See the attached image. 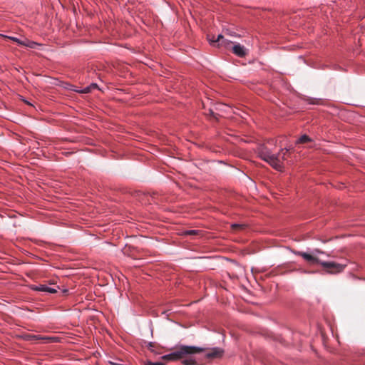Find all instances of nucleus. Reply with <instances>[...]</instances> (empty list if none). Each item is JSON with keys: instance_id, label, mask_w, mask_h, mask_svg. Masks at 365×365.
Segmentation results:
<instances>
[{"instance_id": "obj_4", "label": "nucleus", "mask_w": 365, "mask_h": 365, "mask_svg": "<svg viewBox=\"0 0 365 365\" xmlns=\"http://www.w3.org/2000/svg\"><path fill=\"white\" fill-rule=\"evenodd\" d=\"M296 255L302 257L310 264H320L322 262L318 257L304 252H295Z\"/></svg>"}, {"instance_id": "obj_6", "label": "nucleus", "mask_w": 365, "mask_h": 365, "mask_svg": "<svg viewBox=\"0 0 365 365\" xmlns=\"http://www.w3.org/2000/svg\"><path fill=\"white\" fill-rule=\"evenodd\" d=\"M223 350L220 348H213L212 349H210L207 354H206V357L207 359H218V358H221L223 355Z\"/></svg>"}, {"instance_id": "obj_15", "label": "nucleus", "mask_w": 365, "mask_h": 365, "mask_svg": "<svg viewBox=\"0 0 365 365\" xmlns=\"http://www.w3.org/2000/svg\"><path fill=\"white\" fill-rule=\"evenodd\" d=\"M245 225H241V224H232L231 225V227L233 230H242L245 227Z\"/></svg>"}, {"instance_id": "obj_11", "label": "nucleus", "mask_w": 365, "mask_h": 365, "mask_svg": "<svg viewBox=\"0 0 365 365\" xmlns=\"http://www.w3.org/2000/svg\"><path fill=\"white\" fill-rule=\"evenodd\" d=\"M182 364L184 365H197L196 361L191 358L184 359Z\"/></svg>"}, {"instance_id": "obj_3", "label": "nucleus", "mask_w": 365, "mask_h": 365, "mask_svg": "<svg viewBox=\"0 0 365 365\" xmlns=\"http://www.w3.org/2000/svg\"><path fill=\"white\" fill-rule=\"evenodd\" d=\"M324 270L329 274H335L343 272L346 267V264L336 263L334 262H320Z\"/></svg>"}, {"instance_id": "obj_9", "label": "nucleus", "mask_w": 365, "mask_h": 365, "mask_svg": "<svg viewBox=\"0 0 365 365\" xmlns=\"http://www.w3.org/2000/svg\"><path fill=\"white\" fill-rule=\"evenodd\" d=\"M312 141V139L307 135H303L302 136H301L296 142L297 144H303V143H309V142H311Z\"/></svg>"}, {"instance_id": "obj_18", "label": "nucleus", "mask_w": 365, "mask_h": 365, "mask_svg": "<svg viewBox=\"0 0 365 365\" xmlns=\"http://www.w3.org/2000/svg\"><path fill=\"white\" fill-rule=\"evenodd\" d=\"M315 252H318V253H322V251H320L319 250H315Z\"/></svg>"}, {"instance_id": "obj_14", "label": "nucleus", "mask_w": 365, "mask_h": 365, "mask_svg": "<svg viewBox=\"0 0 365 365\" xmlns=\"http://www.w3.org/2000/svg\"><path fill=\"white\" fill-rule=\"evenodd\" d=\"M200 231L196 230H187L184 232V235H199Z\"/></svg>"}, {"instance_id": "obj_2", "label": "nucleus", "mask_w": 365, "mask_h": 365, "mask_svg": "<svg viewBox=\"0 0 365 365\" xmlns=\"http://www.w3.org/2000/svg\"><path fill=\"white\" fill-rule=\"evenodd\" d=\"M288 150L284 152V150H282L278 155H274L267 148H262L258 154L262 160L268 163L275 170H281L283 168L282 160H285V154Z\"/></svg>"}, {"instance_id": "obj_20", "label": "nucleus", "mask_w": 365, "mask_h": 365, "mask_svg": "<svg viewBox=\"0 0 365 365\" xmlns=\"http://www.w3.org/2000/svg\"><path fill=\"white\" fill-rule=\"evenodd\" d=\"M92 86H93V87H96V84H93V85H92Z\"/></svg>"}, {"instance_id": "obj_17", "label": "nucleus", "mask_w": 365, "mask_h": 365, "mask_svg": "<svg viewBox=\"0 0 365 365\" xmlns=\"http://www.w3.org/2000/svg\"><path fill=\"white\" fill-rule=\"evenodd\" d=\"M90 91V88L88 87L86 88L83 91V93H88Z\"/></svg>"}, {"instance_id": "obj_12", "label": "nucleus", "mask_w": 365, "mask_h": 365, "mask_svg": "<svg viewBox=\"0 0 365 365\" xmlns=\"http://www.w3.org/2000/svg\"><path fill=\"white\" fill-rule=\"evenodd\" d=\"M36 45H37L36 43H35L34 41H28V40L24 41V44H23V46L29 47L31 48H35Z\"/></svg>"}, {"instance_id": "obj_13", "label": "nucleus", "mask_w": 365, "mask_h": 365, "mask_svg": "<svg viewBox=\"0 0 365 365\" xmlns=\"http://www.w3.org/2000/svg\"><path fill=\"white\" fill-rule=\"evenodd\" d=\"M5 38H9V39H10V40L17 43L19 45L23 46V44H24V41H21V40H20V39H19V38H17L16 37L7 36H5Z\"/></svg>"}, {"instance_id": "obj_10", "label": "nucleus", "mask_w": 365, "mask_h": 365, "mask_svg": "<svg viewBox=\"0 0 365 365\" xmlns=\"http://www.w3.org/2000/svg\"><path fill=\"white\" fill-rule=\"evenodd\" d=\"M307 101L309 104H322L323 101L320 98H308Z\"/></svg>"}, {"instance_id": "obj_16", "label": "nucleus", "mask_w": 365, "mask_h": 365, "mask_svg": "<svg viewBox=\"0 0 365 365\" xmlns=\"http://www.w3.org/2000/svg\"><path fill=\"white\" fill-rule=\"evenodd\" d=\"M145 364L146 365H165V364L163 361L152 362L150 361H147Z\"/></svg>"}, {"instance_id": "obj_1", "label": "nucleus", "mask_w": 365, "mask_h": 365, "mask_svg": "<svg viewBox=\"0 0 365 365\" xmlns=\"http://www.w3.org/2000/svg\"><path fill=\"white\" fill-rule=\"evenodd\" d=\"M205 349L195 346L182 345L175 348V349L169 354L162 356L163 360L177 361L185 358L187 356L202 353Z\"/></svg>"}, {"instance_id": "obj_7", "label": "nucleus", "mask_w": 365, "mask_h": 365, "mask_svg": "<svg viewBox=\"0 0 365 365\" xmlns=\"http://www.w3.org/2000/svg\"><path fill=\"white\" fill-rule=\"evenodd\" d=\"M232 50V52L239 57H244L247 55L246 48L240 43L234 45Z\"/></svg>"}, {"instance_id": "obj_8", "label": "nucleus", "mask_w": 365, "mask_h": 365, "mask_svg": "<svg viewBox=\"0 0 365 365\" xmlns=\"http://www.w3.org/2000/svg\"><path fill=\"white\" fill-rule=\"evenodd\" d=\"M32 289L35 291H39V292H46L51 294L57 292V289L51 287H48L46 284H40L38 286H34L32 287Z\"/></svg>"}, {"instance_id": "obj_5", "label": "nucleus", "mask_w": 365, "mask_h": 365, "mask_svg": "<svg viewBox=\"0 0 365 365\" xmlns=\"http://www.w3.org/2000/svg\"><path fill=\"white\" fill-rule=\"evenodd\" d=\"M209 41L212 45L217 46H225L227 47L228 44L231 43V41L225 40L224 36L221 34L218 35L216 39L210 38Z\"/></svg>"}, {"instance_id": "obj_19", "label": "nucleus", "mask_w": 365, "mask_h": 365, "mask_svg": "<svg viewBox=\"0 0 365 365\" xmlns=\"http://www.w3.org/2000/svg\"><path fill=\"white\" fill-rule=\"evenodd\" d=\"M210 115H214V114H215L214 112L211 110H210Z\"/></svg>"}]
</instances>
